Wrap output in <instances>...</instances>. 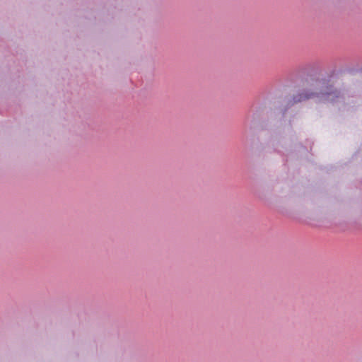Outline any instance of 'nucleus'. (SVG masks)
I'll return each mask as SVG.
<instances>
[{
    "instance_id": "obj_1",
    "label": "nucleus",
    "mask_w": 362,
    "mask_h": 362,
    "mask_svg": "<svg viewBox=\"0 0 362 362\" xmlns=\"http://www.w3.org/2000/svg\"><path fill=\"white\" fill-rule=\"evenodd\" d=\"M314 96L313 93H308V91H303L302 93H299L293 96V100L294 103H300L312 98Z\"/></svg>"
}]
</instances>
